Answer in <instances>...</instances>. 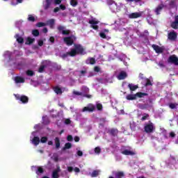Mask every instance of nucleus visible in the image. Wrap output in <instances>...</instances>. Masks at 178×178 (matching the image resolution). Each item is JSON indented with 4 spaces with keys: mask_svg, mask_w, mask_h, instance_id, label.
I'll list each match as a JSON object with an SVG mask.
<instances>
[{
    "mask_svg": "<svg viewBox=\"0 0 178 178\" xmlns=\"http://www.w3.org/2000/svg\"><path fill=\"white\" fill-rule=\"evenodd\" d=\"M32 136H33V138H31V143H32L33 145H38V144H40V138L35 136V132H33Z\"/></svg>",
    "mask_w": 178,
    "mask_h": 178,
    "instance_id": "nucleus-7",
    "label": "nucleus"
},
{
    "mask_svg": "<svg viewBox=\"0 0 178 178\" xmlns=\"http://www.w3.org/2000/svg\"><path fill=\"white\" fill-rule=\"evenodd\" d=\"M77 155H78L79 156H83V152L79 150V151L77 152Z\"/></svg>",
    "mask_w": 178,
    "mask_h": 178,
    "instance_id": "nucleus-51",
    "label": "nucleus"
},
{
    "mask_svg": "<svg viewBox=\"0 0 178 178\" xmlns=\"http://www.w3.org/2000/svg\"><path fill=\"white\" fill-rule=\"evenodd\" d=\"M152 48L154 49V51H156L157 54H162V52L163 51V49L162 47H160L159 46L156 44H153Z\"/></svg>",
    "mask_w": 178,
    "mask_h": 178,
    "instance_id": "nucleus-15",
    "label": "nucleus"
},
{
    "mask_svg": "<svg viewBox=\"0 0 178 178\" xmlns=\"http://www.w3.org/2000/svg\"><path fill=\"white\" fill-rule=\"evenodd\" d=\"M147 95L146 93L143 92H137L135 95H128L126 97V99H128V101H133L134 99H137V98H143V97H145Z\"/></svg>",
    "mask_w": 178,
    "mask_h": 178,
    "instance_id": "nucleus-2",
    "label": "nucleus"
},
{
    "mask_svg": "<svg viewBox=\"0 0 178 178\" xmlns=\"http://www.w3.org/2000/svg\"><path fill=\"white\" fill-rule=\"evenodd\" d=\"M178 104L176 103H170L169 104V106L171 109H176L177 108Z\"/></svg>",
    "mask_w": 178,
    "mask_h": 178,
    "instance_id": "nucleus-33",
    "label": "nucleus"
},
{
    "mask_svg": "<svg viewBox=\"0 0 178 178\" xmlns=\"http://www.w3.org/2000/svg\"><path fill=\"white\" fill-rule=\"evenodd\" d=\"M32 34L33 35H34L35 37H38V35H40V32L38 31V30H33L32 31Z\"/></svg>",
    "mask_w": 178,
    "mask_h": 178,
    "instance_id": "nucleus-36",
    "label": "nucleus"
},
{
    "mask_svg": "<svg viewBox=\"0 0 178 178\" xmlns=\"http://www.w3.org/2000/svg\"><path fill=\"white\" fill-rule=\"evenodd\" d=\"M47 26H49L51 29H54V26H55V19H51L47 21ZM47 24L44 22H39L37 24L38 27H44V26H47Z\"/></svg>",
    "mask_w": 178,
    "mask_h": 178,
    "instance_id": "nucleus-3",
    "label": "nucleus"
},
{
    "mask_svg": "<svg viewBox=\"0 0 178 178\" xmlns=\"http://www.w3.org/2000/svg\"><path fill=\"white\" fill-rule=\"evenodd\" d=\"M90 91V89L88 88L83 86L82 87V92H77V91H74L73 95H84V94Z\"/></svg>",
    "mask_w": 178,
    "mask_h": 178,
    "instance_id": "nucleus-10",
    "label": "nucleus"
},
{
    "mask_svg": "<svg viewBox=\"0 0 178 178\" xmlns=\"http://www.w3.org/2000/svg\"><path fill=\"white\" fill-rule=\"evenodd\" d=\"M155 130L153 123L147 124L145 126V131L146 133H152Z\"/></svg>",
    "mask_w": 178,
    "mask_h": 178,
    "instance_id": "nucleus-9",
    "label": "nucleus"
},
{
    "mask_svg": "<svg viewBox=\"0 0 178 178\" xmlns=\"http://www.w3.org/2000/svg\"><path fill=\"white\" fill-rule=\"evenodd\" d=\"M87 52H86V49L82 47L80 44H75L74 48L72 49L71 51L64 56H67V55H70V56H76V55H86Z\"/></svg>",
    "mask_w": 178,
    "mask_h": 178,
    "instance_id": "nucleus-1",
    "label": "nucleus"
},
{
    "mask_svg": "<svg viewBox=\"0 0 178 178\" xmlns=\"http://www.w3.org/2000/svg\"><path fill=\"white\" fill-rule=\"evenodd\" d=\"M55 144H56V148H59V147H60V142L59 140V138H55Z\"/></svg>",
    "mask_w": 178,
    "mask_h": 178,
    "instance_id": "nucleus-30",
    "label": "nucleus"
},
{
    "mask_svg": "<svg viewBox=\"0 0 178 178\" xmlns=\"http://www.w3.org/2000/svg\"><path fill=\"white\" fill-rule=\"evenodd\" d=\"M60 172V168H58L57 169L54 170L52 172V177L53 178H58Z\"/></svg>",
    "mask_w": 178,
    "mask_h": 178,
    "instance_id": "nucleus-17",
    "label": "nucleus"
},
{
    "mask_svg": "<svg viewBox=\"0 0 178 178\" xmlns=\"http://www.w3.org/2000/svg\"><path fill=\"white\" fill-rule=\"evenodd\" d=\"M169 63H173L174 65H178V58L175 55L170 56L168 58Z\"/></svg>",
    "mask_w": 178,
    "mask_h": 178,
    "instance_id": "nucleus-12",
    "label": "nucleus"
},
{
    "mask_svg": "<svg viewBox=\"0 0 178 178\" xmlns=\"http://www.w3.org/2000/svg\"><path fill=\"white\" fill-rule=\"evenodd\" d=\"M146 83H145V86H152L151 81L148 79H145Z\"/></svg>",
    "mask_w": 178,
    "mask_h": 178,
    "instance_id": "nucleus-42",
    "label": "nucleus"
},
{
    "mask_svg": "<svg viewBox=\"0 0 178 178\" xmlns=\"http://www.w3.org/2000/svg\"><path fill=\"white\" fill-rule=\"evenodd\" d=\"M43 44H44V42L42 40H39L38 41V45L40 47H42Z\"/></svg>",
    "mask_w": 178,
    "mask_h": 178,
    "instance_id": "nucleus-52",
    "label": "nucleus"
},
{
    "mask_svg": "<svg viewBox=\"0 0 178 178\" xmlns=\"http://www.w3.org/2000/svg\"><path fill=\"white\" fill-rule=\"evenodd\" d=\"M89 23L90 24V27L93 29L94 30H98V23H99V21L97 20L95 18H92V19L89 20Z\"/></svg>",
    "mask_w": 178,
    "mask_h": 178,
    "instance_id": "nucleus-6",
    "label": "nucleus"
},
{
    "mask_svg": "<svg viewBox=\"0 0 178 178\" xmlns=\"http://www.w3.org/2000/svg\"><path fill=\"white\" fill-rule=\"evenodd\" d=\"M70 4L72 6H77V0H71Z\"/></svg>",
    "mask_w": 178,
    "mask_h": 178,
    "instance_id": "nucleus-38",
    "label": "nucleus"
},
{
    "mask_svg": "<svg viewBox=\"0 0 178 178\" xmlns=\"http://www.w3.org/2000/svg\"><path fill=\"white\" fill-rule=\"evenodd\" d=\"M65 124H70V120L69 119L65 120Z\"/></svg>",
    "mask_w": 178,
    "mask_h": 178,
    "instance_id": "nucleus-56",
    "label": "nucleus"
},
{
    "mask_svg": "<svg viewBox=\"0 0 178 178\" xmlns=\"http://www.w3.org/2000/svg\"><path fill=\"white\" fill-rule=\"evenodd\" d=\"M44 68H45V66L44 65L40 66V67L39 68V73H42V72H44Z\"/></svg>",
    "mask_w": 178,
    "mask_h": 178,
    "instance_id": "nucleus-46",
    "label": "nucleus"
},
{
    "mask_svg": "<svg viewBox=\"0 0 178 178\" xmlns=\"http://www.w3.org/2000/svg\"><path fill=\"white\" fill-rule=\"evenodd\" d=\"M127 77V74L124 72H121L120 74L118 76V80H124Z\"/></svg>",
    "mask_w": 178,
    "mask_h": 178,
    "instance_id": "nucleus-18",
    "label": "nucleus"
},
{
    "mask_svg": "<svg viewBox=\"0 0 178 178\" xmlns=\"http://www.w3.org/2000/svg\"><path fill=\"white\" fill-rule=\"evenodd\" d=\"M28 20H29V22H34V20H35V19L34 18L33 16L29 15V17H28Z\"/></svg>",
    "mask_w": 178,
    "mask_h": 178,
    "instance_id": "nucleus-43",
    "label": "nucleus"
},
{
    "mask_svg": "<svg viewBox=\"0 0 178 178\" xmlns=\"http://www.w3.org/2000/svg\"><path fill=\"white\" fill-rule=\"evenodd\" d=\"M74 170L76 173H79L80 172V169L79 168H75Z\"/></svg>",
    "mask_w": 178,
    "mask_h": 178,
    "instance_id": "nucleus-54",
    "label": "nucleus"
},
{
    "mask_svg": "<svg viewBox=\"0 0 178 178\" xmlns=\"http://www.w3.org/2000/svg\"><path fill=\"white\" fill-rule=\"evenodd\" d=\"M68 172H73V168L72 167H67Z\"/></svg>",
    "mask_w": 178,
    "mask_h": 178,
    "instance_id": "nucleus-58",
    "label": "nucleus"
},
{
    "mask_svg": "<svg viewBox=\"0 0 178 178\" xmlns=\"http://www.w3.org/2000/svg\"><path fill=\"white\" fill-rule=\"evenodd\" d=\"M52 159H54V161H55V162H58V161H59V158H58V156L56 154H54L52 156Z\"/></svg>",
    "mask_w": 178,
    "mask_h": 178,
    "instance_id": "nucleus-44",
    "label": "nucleus"
},
{
    "mask_svg": "<svg viewBox=\"0 0 178 178\" xmlns=\"http://www.w3.org/2000/svg\"><path fill=\"white\" fill-rule=\"evenodd\" d=\"M139 108H140V109H146V108H147V104H139Z\"/></svg>",
    "mask_w": 178,
    "mask_h": 178,
    "instance_id": "nucleus-45",
    "label": "nucleus"
},
{
    "mask_svg": "<svg viewBox=\"0 0 178 178\" xmlns=\"http://www.w3.org/2000/svg\"><path fill=\"white\" fill-rule=\"evenodd\" d=\"M60 8L62 9V10H65V9H66V6H65L63 5H60Z\"/></svg>",
    "mask_w": 178,
    "mask_h": 178,
    "instance_id": "nucleus-57",
    "label": "nucleus"
},
{
    "mask_svg": "<svg viewBox=\"0 0 178 178\" xmlns=\"http://www.w3.org/2000/svg\"><path fill=\"white\" fill-rule=\"evenodd\" d=\"M129 88H130L131 91H134L138 88V87L133 83L128 85Z\"/></svg>",
    "mask_w": 178,
    "mask_h": 178,
    "instance_id": "nucleus-27",
    "label": "nucleus"
},
{
    "mask_svg": "<svg viewBox=\"0 0 178 178\" xmlns=\"http://www.w3.org/2000/svg\"><path fill=\"white\" fill-rule=\"evenodd\" d=\"M49 41H50V42H54L55 38H54V37H51V38H49Z\"/></svg>",
    "mask_w": 178,
    "mask_h": 178,
    "instance_id": "nucleus-59",
    "label": "nucleus"
},
{
    "mask_svg": "<svg viewBox=\"0 0 178 178\" xmlns=\"http://www.w3.org/2000/svg\"><path fill=\"white\" fill-rule=\"evenodd\" d=\"M100 171L99 170H94L92 173H91V177H97V176H98V175H99Z\"/></svg>",
    "mask_w": 178,
    "mask_h": 178,
    "instance_id": "nucleus-29",
    "label": "nucleus"
},
{
    "mask_svg": "<svg viewBox=\"0 0 178 178\" xmlns=\"http://www.w3.org/2000/svg\"><path fill=\"white\" fill-rule=\"evenodd\" d=\"M67 141H72V140H73V137L72 136L69 135L67 137Z\"/></svg>",
    "mask_w": 178,
    "mask_h": 178,
    "instance_id": "nucleus-50",
    "label": "nucleus"
},
{
    "mask_svg": "<svg viewBox=\"0 0 178 178\" xmlns=\"http://www.w3.org/2000/svg\"><path fill=\"white\" fill-rule=\"evenodd\" d=\"M95 154H99L101 152V147H97L95 149Z\"/></svg>",
    "mask_w": 178,
    "mask_h": 178,
    "instance_id": "nucleus-41",
    "label": "nucleus"
},
{
    "mask_svg": "<svg viewBox=\"0 0 178 178\" xmlns=\"http://www.w3.org/2000/svg\"><path fill=\"white\" fill-rule=\"evenodd\" d=\"M94 111H95V106L92 104H89L83 108L82 112H94Z\"/></svg>",
    "mask_w": 178,
    "mask_h": 178,
    "instance_id": "nucleus-13",
    "label": "nucleus"
},
{
    "mask_svg": "<svg viewBox=\"0 0 178 178\" xmlns=\"http://www.w3.org/2000/svg\"><path fill=\"white\" fill-rule=\"evenodd\" d=\"M3 1H8V0H3ZM23 2V0H12L11 5H13L14 6L16 5H18V3H22Z\"/></svg>",
    "mask_w": 178,
    "mask_h": 178,
    "instance_id": "nucleus-25",
    "label": "nucleus"
},
{
    "mask_svg": "<svg viewBox=\"0 0 178 178\" xmlns=\"http://www.w3.org/2000/svg\"><path fill=\"white\" fill-rule=\"evenodd\" d=\"M26 74L27 76H34V72L29 70L28 71H26Z\"/></svg>",
    "mask_w": 178,
    "mask_h": 178,
    "instance_id": "nucleus-40",
    "label": "nucleus"
},
{
    "mask_svg": "<svg viewBox=\"0 0 178 178\" xmlns=\"http://www.w3.org/2000/svg\"><path fill=\"white\" fill-rule=\"evenodd\" d=\"M99 35L102 38H106V35L104 32H101Z\"/></svg>",
    "mask_w": 178,
    "mask_h": 178,
    "instance_id": "nucleus-47",
    "label": "nucleus"
},
{
    "mask_svg": "<svg viewBox=\"0 0 178 178\" xmlns=\"http://www.w3.org/2000/svg\"><path fill=\"white\" fill-rule=\"evenodd\" d=\"M54 92L56 94H62V90L58 86L54 88Z\"/></svg>",
    "mask_w": 178,
    "mask_h": 178,
    "instance_id": "nucleus-31",
    "label": "nucleus"
},
{
    "mask_svg": "<svg viewBox=\"0 0 178 178\" xmlns=\"http://www.w3.org/2000/svg\"><path fill=\"white\" fill-rule=\"evenodd\" d=\"M15 38H16L17 42H19V44H23L24 39L22 38V36H20L19 35H16Z\"/></svg>",
    "mask_w": 178,
    "mask_h": 178,
    "instance_id": "nucleus-26",
    "label": "nucleus"
},
{
    "mask_svg": "<svg viewBox=\"0 0 178 178\" xmlns=\"http://www.w3.org/2000/svg\"><path fill=\"white\" fill-rule=\"evenodd\" d=\"M74 141H75L76 143H79V141H80V138H79L78 136L75 137V138H74Z\"/></svg>",
    "mask_w": 178,
    "mask_h": 178,
    "instance_id": "nucleus-55",
    "label": "nucleus"
},
{
    "mask_svg": "<svg viewBox=\"0 0 178 178\" xmlns=\"http://www.w3.org/2000/svg\"><path fill=\"white\" fill-rule=\"evenodd\" d=\"M34 41H35V39L29 37L26 38V44L29 45L30 44H33V42H34Z\"/></svg>",
    "mask_w": 178,
    "mask_h": 178,
    "instance_id": "nucleus-23",
    "label": "nucleus"
},
{
    "mask_svg": "<svg viewBox=\"0 0 178 178\" xmlns=\"http://www.w3.org/2000/svg\"><path fill=\"white\" fill-rule=\"evenodd\" d=\"M87 65H94L95 63V59L94 58H90L86 60Z\"/></svg>",
    "mask_w": 178,
    "mask_h": 178,
    "instance_id": "nucleus-22",
    "label": "nucleus"
},
{
    "mask_svg": "<svg viewBox=\"0 0 178 178\" xmlns=\"http://www.w3.org/2000/svg\"><path fill=\"white\" fill-rule=\"evenodd\" d=\"M95 72H99V67H95Z\"/></svg>",
    "mask_w": 178,
    "mask_h": 178,
    "instance_id": "nucleus-62",
    "label": "nucleus"
},
{
    "mask_svg": "<svg viewBox=\"0 0 178 178\" xmlns=\"http://www.w3.org/2000/svg\"><path fill=\"white\" fill-rule=\"evenodd\" d=\"M175 132L170 133V137H175Z\"/></svg>",
    "mask_w": 178,
    "mask_h": 178,
    "instance_id": "nucleus-61",
    "label": "nucleus"
},
{
    "mask_svg": "<svg viewBox=\"0 0 178 178\" xmlns=\"http://www.w3.org/2000/svg\"><path fill=\"white\" fill-rule=\"evenodd\" d=\"M47 141H48V138H47L45 136L42 137L41 139H40V143H44Z\"/></svg>",
    "mask_w": 178,
    "mask_h": 178,
    "instance_id": "nucleus-39",
    "label": "nucleus"
},
{
    "mask_svg": "<svg viewBox=\"0 0 178 178\" xmlns=\"http://www.w3.org/2000/svg\"><path fill=\"white\" fill-rule=\"evenodd\" d=\"M43 6L44 9H48L51 6V0H45V1L43 2Z\"/></svg>",
    "mask_w": 178,
    "mask_h": 178,
    "instance_id": "nucleus-20",
    "label": "nucleus"
},
{
    "mask_svg": "<svg viewBox=\"0 0 178 178\" xmlns=\"http://www.w3.org/2000/svg\"><path fill=\"white\" fill-rule=\"evenodd\" d=\"M10 55H11L10 52H9V51H6V52L4 53L3 56H4V58H5L6 59H10Z\"/></svg>",
    "mask_w": 178,
    "mask_h": 178,
    "instance_id": "nucleus-32",
    "label": "nucleus"
},
{
    "mask_svg": "<svg viewBox=\"0 0 178 178\" xmlns=\"http://www.w3.org/2000/svg\"><path fill=\"white\" fill-rule=\"evenodd\" d=\"M70 148H72V143H65L63 149H69Z\"/></svg>",
    "mask_w": 178,
    "mask_h": 178,
    "instance_id": "nucleus-35",
    "label": "nucleus"
},
{
    "mask_svg": "<svg viewBox=\"0 0 178 178\" xmlns=\"http://www.w3.org/2000/svg\"><path fill=\"white\" fill-rule=\"evenodd\" d=\"M114 175L115 176V178H122L123 176H124V174L122 172H114Z\"/></svg>",
    "mask_w": 178,
    "mask_h": 178,
    "instance_id": "nucleus-24",
    "label": "nucleus"
},
{
    "mask_svg": "<svg viewBox=\"0 0 178 178\" xmlns=\"http://www.w3.org/2000/svg\"><path fill=\"white\" fill-rule=\"evenodd\" d=\"M15 98H17V99H19V101H21V102H22V104H27V102H29V97H27L26 96H21L19 95H15Z\"/></svg>",
    "mask_w": 178,
    "mask_h": 178,
    "instance_id": "nucleus-11",
    "label": "nucleus"
},
{
    "mask_svg": "<svg viewBox=\"0 0 178 178\" xmlns=\"http://www.w3.org/2000/svg\"><path fill=\"white\" fill-rule=\"evenodd\" d=\"M58 30L59 31H61L62 32V34H64V35H67V34H70V31L69 30H65V27L62 26H60L58 27Z\"/></svg>",
    "mask_w": 178,
    "mask_h": 178,
    "instance_id": "nucleus-16",
    "label": "nucleus"
},
{
    "mask_svg": "<svg viewBox=\"0 0 178 178\" xmlns=\"http://www.w3.org/2000/svg\"><path fill=\"white\" fill-rule=\"evenodd\" d=\"M83 74H86V71H81V75L83 76Z\"/></svg>",
    "mask_w": 178,
    "mask_h": 178,
    "instance_id": "nucleus-64",
    "label": "nucleus"
},
{
    "mask_svg": "<svg viewBox=\"0 0 178 178\" xmlns=\"http://www.w3.org/2000/svg\"><path fill=\"white\" fill-rule=\"evenodd\" d=\"M54 12L55 13H56V12H59V7H57L54 9Z\"/></svg>",
    "mask_w": 178,
    "mask_h": 178,
    "instance_id": "nucleus-63",
    "label": "nucleus"
},
{
    "mask_svg": "<svg viewBox=\"0 0 178 178\" xmlns=\"http://www.w3.org/2000/svg\"><path fill=\"white\" fill-rule=\"evenodd\" d=\"M127 2H140L141 0H126Z\"/></svg>",
    "mask_w": 178,
    "mask_h": 178,
    "instance_id": "nucleus-53",
    "label": "nucleus"
},
{
    "mask_svg": "<svg viewBox=\"0 0 178 178\" xmlns=\"http://www.w3.org/2000/svg\"><path fill=\"white\" fill-rule=\"evenodd\" d=\"M15 83L17 84L19 83H24V79L20 77V76H17L14 79Z\"/></svg>",
    "mask_w": 178,
    "mask_h": 178,
    "instance_id": "nucleus-21",
    "label": "nucleus"
},
{
    "mask_svg": "<svg viewBox=\"0 0 178 178\" xmlns=\"http://www.w3.org/2000/svg\"><path fill=\"white\" fill-rule=\"evenodd\" d=\"M64 42L68 46L72 45L73 42H74V40H76V37L74 35H71L70 37L64 38Z\"/></svg>",
    "mask_w": 178,
    "mask_h": 178,
    "instance_id": "nucleus-5",
    "label": "nucleus"
},
{
    "mask_svg": "<svg viewBox=\"0 0 178 178\" xmlns=\"http://www.w3.org/2000/svg\"><path fill=\"white\" fill-rule=\"evenodd\" d=\"M168 38L170 41H176L177 40V33L175 31H172L168 34Z\"/></svg>",
    "mask_w": 178,
    "mask_h": 178,
    "instance_id": "nucleus-8",
    "label": "nucleus"
},
{
    "mask_svg": "<svg viewBox=\"0 0 178 178\" xmlns=\"http://www.w3.org/2000/svg\"><path fill=\"white\" fill-rule=\"evenodd\" d=\"M163 8V5H160L159 6L156 10H155V13H156V15H159V12H161L162 10V8Z\"/></svg>",
    "mask_w": 178,
    "mask_h": 178,
    "instance_id": "nucleus-28",
    "label": "nucleus"
},
{
    "mask_svg": "<svg viewBox=\"0 0 178 178\" xmlns=\"http://www.w3.org/2000/svg\"><path fill=\"white\" fill-rule=\"evenodd\" d=\"M62 2V0H54L55 5H59Z\"/></svg>",
    "mask_w": 178,
    "mask_h": 178,
    "instance_id": "nucleus-49",
    "label": "nucleus"
},
{
    "mask_svg": "<svg viewBox=\"0 0 178 178\" xmlns=\"http://www.w3.org/2000/svg\"><path fill=\"white\" fill-rule=\"evenodd\" d=\"M147 118H148V114H146L145 115H144V116L142 118V120H145V119H147Z\"/></svg>",
    "mask_w": 178,
    "mask_h": 178,
    "instance_id": "nucleus-60",
    "label": "nucleus"
},
{
    "mask_svg": "<svg viewBox=\"0 0 178 178\" xmlns=\"http://www.w3.org/2000/svg\"><path fill=\"white\" fill-rule=\"evenodd\" d=\"M43 172H44V170H42V168H41V167H39L38 168V171L36 172L38 175H41V173H43Z\"/></svg>",
    "mask_w": 178,
    "mask_h": 178,
    "instance_id": "nucleus-37",
    "label": "nucleus"
},
{
    "mask_svg": "<svg viewBox=\"0 0 178 178\" xmlns=\"http://www.w3.org/2000/svg\"><path fill=\"white\" fill-rule=\"evenodd\" d=\"M112 3L110 5V9H111L112 12H119L120 8H122V4L118 5V3L111 1Z\"/></svg>",
    "mask_w": 178,
    "mask_h": 178,
    "instance_id": "nucleus-4",
    "label": "nucleus"
},
{
    "mask_svg": "<svg viewBox=\"0 0 178 178\" xmlns=\"http://www.w3.org/2000/svg\"><path fill=\"white\" fill-rule=\"evenodd\" d=\"M140 17H141L140 13H133L128 15V17H129V19H137Z\"/></svg>",
    "mask_w": 178,
    "mask_h": 178,
    "instance_id": "nucleus-14",
    "label": "nucleus"
},
{
    "mask_svg": "<svg viewBox=\"0 0 178 178\" xmlns=\"http://www.w3.org/2000/svg\"><path fill=\"white\" fill-rule=\"evenodd\" d=\"M171 27L172 29H177L178 27V15L175 17V21L171 24Z\"/></svg>",
    "mask_w": 178,
    "mask_h": 178,
    "instance_id": "nucleus-19",
    "label": "nucleus"
},
{
    "mask_svg": "<svg viewBox=\"0 0 178 178\" xmlns=\"http://www.w3.org/2000/svg\"><path fill=\"white\" fill-rule=\"evenodd\" d=\"M97 108L98 111H101V109H102V104H97Z\"/></svg>",
    "mask_w": 178,
    "mask_h": 178,
    "instance_id": "nucleus-48",
    "label": "nucleus"
},
{
    "mask_svg": "<svg viewBox=\"0 0 178 178\" xmlns=\"http://www.w3.org/2000/svg\"><path fill=\"white\" fill-rule=\"evenodd\" d=\"M122 154H123L124 155H133V152L129 150H124L122 152Z\"/></svg>",
    "mask_w": 178,
    "mask_h": 178,
    "instance_id": "nucleus-34",
    "label": "nucleus"
}]
</instances>
